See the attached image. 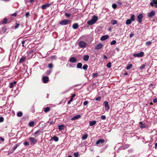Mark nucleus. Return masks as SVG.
I'll use <instances>...</instances> for the list:
<instances>
[{
    "mask_svg": "<svg viewBox=\"0 0 157 157\" xmlns=\"http://www.w3.org/2000/svg\"><path fill=\"white\" fill-rule=\"evenodd\" d=\"M105 140L104 139H100L97 141L96 144L98 145L100 147L102 146L103 145V144L105 142Z\"/></svg>",
    "mask_w": 157,
    "mask_h": 157,
    "instance_id": "1",
    "label": "nucleus"
},
{
    "mask_svg": "<svg viewBox=\"0 0 157 157\" xmlns=\"http://www.w3.org/2000/svg\"><path fill=\"white\" fill-rule=\"evenodd\" d=\"M70 21L68 19H64L61 21L60 24L62 25H66L69 24Z\"/></svg>",
    "mask_w": 157,
    "mask_h": 157,
    "instance_id": "2",
    "label": "nucleus"
},
{
    "mask_svg": "<svg viewBox=\"0 0 157 157\" xmlns=\"http://www.w3.org/2000/svg\"><path fill=\"white\" fill-rule=\"evenodd\" d=\"M29 139L30 140L31 144H34L37 142V140L34 137H29Z\"/></svg>",
    "mask_w": 157,
    "mask_h": 157,
    "instance_id": "3",
    "label": "nucleus"
},
{
    "mask_svg": "<svg viewBox=\"0 0 157 157\" xmlns=\"http://www.w3.org/2000/svg\"><path fill=\"white\" fill-rule=\"evenodd\" d=\"M144 52H141L140 53L134 54L133 56L135 57H142L144 55Z\"/></svg>",
    "mask_w": 157,
    "mask_h": 157,
    "instance_id": "4",
    "label": "nucleus"
},
{
    "mask_svg": "<svg viewBox=\"0 0 157 157\" xmlns=\"http://www.w3.org/2000/svg\"><path fill=\"white\" fill-rule=\"evenodd\" d=\"M79 45L81 48H85L86 45V44L84 41H81L79 42Z\"/></svg>",
    "mask_w": 157,
    "mask_h": 157,
    "instance_id": "5",
    "label": "nucleus"
},
{
    "mask_svg": "<svg viewBox=\"0 0 157 157\" xmlns=\"http://www.w3.org/2000/svg\"><path fill=\"white\" fill-rule=\"evenodd\" d=\"M143 17L142 14H140L137 16V21L139 23H141L142 21V19Z\"/></svg>",
    "mask_w": 157,
    "mask_h": 157,
    "instance_id": "6",
    "label": "nucleus"
},
{
    "mask_svg": "<svg viewBox=\"0 0 157 157\" xmlns=\"http://www.w3.org/2000/svg\"><path fill=\"white\" fill-rule=\"evenodd\" d=\"M51 5V4L49 3L44 4L41 7V8L43 10H45L47 8L49 7Z\"/></svg>",
    "mask_w": 157,
    "mask_h": 157,
    "instance_id": "7",
    "label": "nucleus"
},
{
    "mask_svg": "<svg viewBox=\"0 0 157 157\" xmlns=\"http://www.w3.org/2000/svg\"><path fill=\"white\" fill-rule=\"evenodd\" d=\"M104 103L105 104V110L107 111L109 109V107L108 105L109 102L108 101H105Z\"/></svg>",
    "mask_w": 157,
    "mask_h": 157,
    "instance_id": "8",
    "label": "nucleus"
},
{
    "mask_svg": "<svg viewBox=\"0 0 157 157\" xmlns=\"http://www.w3.org/2000/svg\"><path fill=\"white\" fill-rule=\"evenodd\" d=\"M155 14V12L153 11H151L149 13H148V16L149 17H152Z\"/></svg>",
    "mask_w": 157,
    "mask_h": 157,
    "instance_id": "9",
    "label": "nucleus"
},
{
    "mask_svg": "<svg viewBox=\"0 0 157 157\" xmlns=\"http://www.w3.org/2000/svg\"><path fill=\"white\" fill-rule=\"evenodd\" d=\"M103 47V45L101 44H99L95 47V49L98 50L101 49Z\"/></svg>",
    "mask_w": 157,
    "mask_h": 157,
    "instance_id": "10",
    "label": "nucleus"
},
{
    "mask_svg": "<svg viewBox=\"0 0 157 157\" xmlns=\"http://www.w3.org/2000/svg\"><path fill=\"white\" fill-rule=\"evenodd\" d=\"M43 82L44 83H47L49 80V78L48 76H44L43 78Z\"/></svg>",
    "mask_w": 157,
    "mask_h": 157,
    "instance_id": "11",
    "label": "nucleus"
},
{
    "mask_svg": "<svg viewBox=\"0 0 157 157\" xmlns=\"http://www.w3.org/2000/svg\"><path fill=\"white\" fill-rule=\"evenodd\" d=\"M81 116L80 115H76L74 117H73L72 118H71V120L72 121H74L76 119H78L79 118H80L81 117Z\"/></svg>",
    "mask_w": 157,
    "mask_h": 157,
    "instance_id": "12",
    "label": "nucleus"
},
{
    "mask_svg": "<svg viewBox=\"0 0 157 157\" xmlns=\"http://www.w3.org/2000/svg\"><path fill=\"white\" fill-rule=\"evenodd\" d=\"M17 83L16 81H13V82H11L10 83L9 87L10 88H13L14 86V85H15Z\"/></svg>",
    "mask_w": 157,
    "mask_h": 157,
    "instance_id": "13",
    "label": "nucleus"
},
{
    "mask_svg": "<svg viewBox=\"0 0 157 157\" xmlns=\"http://www.w3.org/2000/svg\"><path fill=\"white\" fill-rule=\"evenodd\" d=\"M7 22V19L6 17H5L3 19L2 21L0 22V23L1 24H6Z\"/></svg>",
    "mask_w": 157,
    "mask_h": 157,
    "instance_id": "14",
    "label": "nucleus"
},
{
    "mask_svg": "<svg viewBox=\"0 0 157 157\" xmlns=\"http://www.w3.org/2000/svg\"><path fill=\"white\" fill-rule=\"evenodd\" d=\"M77 59L74 57H71L69 59V61L71 63H75V62L76 61Z\"/></svg>",
    "mask_w": 157,
    "mask_h": 157,
    "instance_id": "15",
    "label": "nucleus"
},
{
    "mask_svg": "<svg viewBox=\"0 0 157 157\" xmlns=\"http://www.w3.org/2000/svg\"><path fill=\"white\" fill-rule=\"evenodd\" d=\"M108 37L109 36L108 35H105L103 36L101 38V40L102 41H104L106 40Z\"/></svg>",
    "mask_w": 157,
    "mask_h": 157,
    "instance_id": "16",
    "label": "nucleus"
},
{
    "mask_svg": "<svg viewBox=\"0 0 157 157\" xmlns=\"http://www.w3.org/2000/svg\"><path fill=\"white\" fill-rule=\"evenodd\" d=\"M91 20L95 23L98 20V17L95 16H94L92 18Z\"/></svg>",
    "mask_w": 157,
    "mask_h": 157,
    "instance_id": "17",
    "label": "nucleus"
},
{
    "mask_svg": "<svg viewBox=\"0 0 157 157\" xmlns=\"http://www.w3.org/2000/svg\"><path fill=\"white\" fill-rule=\"evenodd\" d=\"M65 125L63 124L59 125L58 126V129L60 130H64L65 128Z\"/></svg>",
    "mask_w": 157,
    "mask_h": 157,
    "instance_id": "18",
    "label": "nucleus"
},
{
    "mask_svg": "<svg viewBox=\"0 0 157 157\" xmlns=\"http://www.w3.org/2000/svg\"><path fill=\"white\" fill-rule=\"evenodd\" d=\"M155 85L152 83L149 86V89L150 90H152L155 87Z\"/></svg>",
    "mask_w": 157,
    "mask_h": 157,
    "instance_id": "19",
    "label": "nucleus"
},
{
    "mask_svg": "<svg viewBox=\"0 0 157 157\" xmlns=\"http://www.w3.org/2000/svg\"><path fill=\"white\" fill-rule=\"evenodd\" d=\"M131 20L132 21H134L135 20V16L134 14H131V15L130 18L129 19Z\"/></svg>",
    "mask_w": 157,
    "mask_h": 157,
    "instance_id": "20",
    "label": "nucleus"
},
{
    "mask_svg": "<svg viewBox=\"0 0 157 157\" xmlns=\"http://www.w3.org/2000/svg\"><path fill=\"white\" fill-rule=\"evenodd\" d=\"M89 56L86 55L84 56L83 57V59L85 61H87L89 59Z\"/></svg>",
    "mask_w": 157,
    "mask_h": 157,
    "instance_id": "21",
    "label": "nucleus"
},
{
    "mask_svg": "<svg viewBox=\"0 0 157 157\" xmlns=\"http://www.w3.org/2000/svg\"><path fill=\"white\" fill-rule=\"evenodd\" d=\"M79 27L78 24V23H75L73 24L72 27L74 29H76Z\"/></svg>",
    "mask_w": 157,
    "mask_h": 157,
    "instance_id": "22",
    "label": "nucleus"
},
{
    "mask_svg": "<svg viewBox=\"0 0 157 157\" xmlns=\"http://www.w3.org/2000/svg\"><path fill=\"white\" fill-rule=\"evenodd\" d=\"M96 121H89L90 125V126H92L94 125L96 123Z\"/></svg>",
    "mask_w": 157,
    "mask_h": 157,
    "instance_id": "23",
    "label": "nucleus"
},
{
    "mask_svg": "<svg viewBox=\"0 0 157 157\" xmlns=\"http://www.w3.org/2000/svg\"><path fill=\"white\" fill-rule=\"evenodd\" d=\"M88 136V135L87 134H85L82 136V139L83 140H85L87 139Z\"/></svg>",
    "mask_w": 157,
    "mask_h": 157,
    "instance_id": "24",
    "label": "nucleus"
},
{
    "mask_svg": "<svg viewBox=\"0 0 157 157\" xmlns=\"http://www.w3.org/2000/svg\"><path fill=\"white\" fill-rule=\"evenodd\" d=\"M139 124L140 125V127L141 128H145L146 127V126L143 123L141 122H140Z\"/></svg>",
    "mask_w": 157,
    "mask_h": 157,
    "instance_id": "25",
    "label": "nucleus"
},
{
    "mask_svg": "<svg viewBox=\"0 0 157 157\" xmlns=\"http://www.w3.org/2000/svg\"><path fill=\"white\" fill-rule=\"evenodd\" d=\"M52 139L54 140L56 142H57L59 140V138L58 137L56 136H54L52 138Z\"/></svg>",
    "mask_w": 157,
    "mask_h": 157,
    "instance_id": "26",
    "label": "nucleus"
},
{
    "mask_svg": "<svg viewBox=\"0 0 157 157\" xmlns=\"http://www.w3.org/2000/svg\"><path fill=\"white\" fill-rule=\"evenodd\" d=\"M132 21L129 19H128L126 21V24L127 25H129L131 24Z\"/></svg>",
    "mask_w": 157,
    "mask_h": 157,
    "instance_id": "27",
    "label": "nucleus"
},
{
    "mask_svg": "<svg viewBox=\"0 0 157 157\" xmlns=\"http://www.w3.org/2000/svg\"><path fill=\"white\" fill-rule=\"evenodd\" d=\"M26 57H22L20 60L19 63H21L24 62V61Z\"/></svg>",
    "mask_w": 157,
    "mask_h": 157,
    "instance_id": "28",
    "label": "nucleus"
},
{
    "mask_svg": "<svg viewBox=\"0 0 157 157\" xmlns=\"http://www.w3.org/2000/svg\"><path fill=\"white\" fill-rule=\"evenodd\" d=\"M87 24H88L89 25H92L93 24H94V22L91 19L89 21H88L87 22Z\"/></svg>",
    "mask_w": 157,
    "mask_h": 157,
    "instance_id": "29",
    "label": "nucleus"
},
{
    "mask_svg": "<svg viewBox=\"0 0 157 157\" xmlns=\"http://www.w3.org/2000/svg\"><path fill=\"white\" fill-rule=\"evenodd\" d=\"M82 64L81 63H78L77 65V68H81L82 67Z\"/></svg>",
    "mask_w": 157,
    "mask_h": 157,
    "instance_id": "30",
    "label": "nucleus"
},
{
    "mask_svg": "<svg viewBox=\"0 0 157 157\" xmlns=\"http://www.w3.org/2000/svg\"><path fill=\"white\" fill-rule=\"evenodd\" d=\"M50 110V108L48 107H46L44 109V111L45 112V113H47V112H48V111H49Z\"/></svg>",
    "mask_w": 157,
    "mask_h": 157,
    "instance_id": "31",
    "label": "nucleus"
},
{
    "mask_svg": "<svg viewBox=\"0 0 157 157\" xmlns=\"http://www.w3.org/2000/svg\"><path fill=\"white\" fill-rule=\"evenodd\" d=\"M132 65L131 64H128L126 67V69L128 70L130 69L132 67Z\"/></svg>",
    "mask_w": 157,
    "mask_h": 157,
    "instance_id": "32",
    "label": "nucleus"
},
{
    "mask_svg": "<svg viewBox=\"0 0 157 157\" xmlns=\"http://www.w3.org/2000/svg\"><path fill=\"white\" fill-rule=\"evenodd\" d=\"M35 123L34 121H30L29 123V125L30 127H32L34 125Z\"/></svg>",
    "mask_w": 157,
    "mask_h": 157,
    "instance_id": "33",
    "label": "nucleus"
},
{
    "mask_svg": "<svg viewBox=\"0 0 157 157\" xmlns=\"http://www.w3.org/2000/svg\"><path fill=\"white\" fill-rule=\"evenodd\" d=\"M22 113L21 112H19L17 114V117H20L22 116Z\"/></svg>",
    "mask_w": 157,
    "mask_h": 157,
    "instance_id": "34",
    "label": "nucleus"
},
{
    "mask_svg": "<svg viewBox=\"0 0 157 157\" xmlns=\"http://www.w3.org/2000/svg\"><path fill=\"white\" fill-rule=\"evenodd\" d=\"M111 22L113 25H114L117 23V21L116 20H113L111 21Z\"/></svg>",
    "mask_w": 157,
    "mask_h": 157,
    "instance_id": "35",
    "label": "nucleus"
},
{
    "mask_svg": "<svg viewBox=\"0 0 157 157\" xmlns=\"http://www.w3.org/2000/svg\"><path fill=\"white\" fill-rule=\"evenodd\" d=\"M88 67V66L87 64H85L83 66V69L84 70H87Z\"/></svg>",
    "mask_w": 157,
    "mask_h": 157,
    "instance_id": "36",
    "label": "nucleus"
},
{
    "mask_svg": "<svg viewBox=\"0 0 157 157\" xmlns=\"http://www.w3.org/2000/svg\"><path fill=\"white\" fill-rule=\"evenodd\" d=\"M20 145V144H16L15 146L13 147V151H15L16 149Z\"/></svg>",
    "mask_w": 157,
    "mask_h": 157,
    "instance_id": "37",
    "label": "nucleus"
},
{
    "mask_svg": "<svg viewBox=\"0 0 157 157\" xmlns=\"http://www.w3.org/2000/svg\"><path fill=\"white\" fill-rule=\"evenodd\" d=\"M145 67V65L144 64H143L142 66L140 67L139 68L140 70H143L144 69Z\"/></svg>",
    "mask_w": 157,
    "mask_h": 157,
    "instance_id": "38",
    "label": "nucleus"
},
{
    "mask_svg": "<svg viewBox=\"0 0 157 157\" xmlns=\"http://www.w3.org/2000/svg\"><path fill=\"white\" fill-rule=\"evenodd\" d=\"M34 51H35L34 49H33L32 48L31 49V50H30L29 51V54H31L32 53H33L34 52Z\"/></svg>",
    "mask_w": 157,
    "mask_h": 157,
    "instance_id": "39",
    "label": "nucleus"
},
{
    "mask_svg": "<svg viewBox=\"0 0 157 157\" xmlns=\"http://www.w3.org/2000/svg\"><path fill=\"white\" fill-rule=\"evenodd\" d=\"M2 31L5 33L6 32V30H7V29L5 27H3L2 28Z\"/></svg>",
    "mask_w": 157,
    "mask_h": 157,
    "instance_id": "40",
    "label": "nucleus"
},
{
    "mask_svg": "<svg viewBox=\"0 0 157 157\" xmlns=\"http://www.w3.org/2000/svg\"><path fill=\"white\" fill-rule=\"evenodd\" d=\"M79 155V154L78 152H75L74 153V155L75 157H78Z\"/></svg>",
    "mask_w": 157,
    "mask_h": 157,
    "instance_id": "41",
    "label": "nucleus"
},
{
    "mask_svg": "<svg viewBox=\"0 0 157 157\" xmlns=\"http://www.w3.org/2000/svg\"><path fill=\"white\" fill-rule=\"evenodd\" d=\"M19 25H20L19 24L16 23V25L14 26V28L15 29H17L19 27Z\"/></svg>",
    "mask_w": 157,
    "mask_h": 157,
    "instance_id": "42",
    "label": "nucleus"
},
{
    "mask_svg": "<svg viewBox=\"0 0 157 157\" xmlns=\"http://www.w3.org/2000/svg\"><path fill=\"white\" fill-rule=\"evenodd\" d=\"M98 75L97 73H94L92 74V77H93V78L97 77L98 76Z\"/></svg>",
    "mask_w": 157,
    "mask_h": 157,
    "instance_id": "43",
    "label": "nucleus"
},
{
    "mask_svg": "<svg viewBox=\"0 0 157 157\" xmlns=\"http://www.w3.org/2000/svg\"><path fill=\"white\" fill-rule=\"evenodd\" d=\"M151 42L150 41H148L146 43V44L147 46H149L151 44Z\"/></svg>",
    "mask_w": 157,
    "mask_h": 157,
    "instance_id": "44",
    "label": "nucleus"
},
{
    "mask_svg": "<svg viewBox=\"0 0 157 157\" xmlns=\"http://www.w3.org/2000/svg\"><path fill=\"white\" fill-rule=\"evenodd\" d=\"M112 7L114 9H116L117 7V5L115 4H113L112 5Z\"/></svg>",
    "mask_w": 157,
    "mask_h": 157,
    "instance_id": "45",
    "label": "nucleus"
},
{
    "mask_svg": "<svg viewBox=\"0 0 157 157\" xmlns=\"http://www.w3.org/2000/svg\"><path fill=\"white\" fill-rule=\"evenodd\" d=\"M116 43V41L115 40H113L111 43V45H114Z\"/></svg>",
    "mask_w": 157,
    "mask_h": 157,
    "instance_id": "46",
    "label": "nucleus"
},
{
    "mask_svg": "<svg viewBox=\"0 0 157 157\" xmlns=\"http://www.w3.org/2000/svg\"><path fill=\"white\" fill-rule=\"evenodd\" d=\"M65 16L67 17L68 18L71 16V14L69 13H65Z\"/></svg>",
    "mask_w": 157,
    "mask_h": 157,
    "instance_id": "47",
    "label": "nucleus"
},
{
    "mask_svg": "<svg viewBox=\"0 0 157 157\" xmlns=\"http://www.w3.org/2000/svg\"><path fill=\"white\" fill-rule=\"evenodd\" d=\"M111 63L110 62H109L107 65V67L109 68H110L111 67Z\"/></svg>",
    "mask_w": 157,
    "mask_h": 157,
    "instance_id": "48",
    "label": "nucleus"
},
{
    "mask_svg": "<svg viewBox=\"0 0 157 157\" xmlns=\"http://www.w3.org/2000/svg\"><path fill=\"white\" fill-rule=\"evenodd\" d=\"M76 95V94H73L71 96V98H70V99L72 100H73V98H74L75 97V96Z\"/></svg>",
    "mask_w": 157,
    "mask_h": 157,
    "instance_id": "49",
    "label": "nucleus"
},
{
    "mask_svg": "<svg viewBox=\"0 0 157 157\" xmlns=\"http://www.w3.org/2000/svg\"><path fill=\"white\" fill-rule=\"evenodd\" d=\"M48 67L49 68H52L53 67V65L52 63H49L48 65Z\"/></svg>",
    "mask_w": 157,
    "mask_h": 157,
    "instance_id": "50",
    "label": "nucleus"
},
{
    "mask_svg": "<svg viewBox=\"0 0 157 157\" xmlns=\"http://www.w3.org/2000/svg\"><path fill=\"white\" fill-rule=\"evenodd\" d=\"M101 117L102 120H105L106 118V117L105 115H102Z\"/></svg>",
    "mask_w": 157,
    "mask_h": 157,
    "instance_id": "51",
    "label": "nucleus"
},
{
    "mask_svg": "<svg viewBox=\"0 0 157 157\" xmlns=\"http://www.w3.org/2000/svg\"><path fill=\"white\" fill-rule=\"evenodd\" d=\"M117 3L119 6H121V5L122 4V3L120 1V0H119L117 2Z\"/></svg>",
    "mask_w": 157,
    "mask_h": 157,
    "instance_id": "52",
    "label": "nucleus"
},
{
    "mask_svg": "<svg viewBox=\"0 0 157 157\" xmlns=\"http://www.w3.org/2000/svg\"><path fill=\"white\" fill-rule=\"evenodd\" d=\"M101 97L100 96H98L96 98V100L97 101H100L101 100Z\"/></svg>",
    "mask_w": 157,
    "mask_h": 157,
    "instance_id": "53",
    "label": "nucleus"
},
{
    "mask_svg": "<svg viewBox=\"0 0 157 157\" xmlns=\"http://www.w3.org/2000/svg\"><path fill=\"white\" fill-rule=\"evenodd\" d=\"M4 118L2 117H0V122H2L3 121Z\"/></svg>",
    "mask_w": 157,
    "mask_h": 157,
    "instance_id": "54",
    "label": "nucleus"
},
{
    "mask_svg": "<svg viewBox=\"0 0 157 157\" xmlns=\"http://www.w3.org/2000/svg\"><path fill=\"white\" fill-rule=\"evenodd\" d=\"M88 103V102L87 101H85L83 102V105H86Z\"/></svg>",
    "mask_w": 157,
    "mask_h": 157,
    "instance_id": "55",
    "label": "nucleus"
},
{
    "mask_svg": "<svg viewBox=\"0 0 157 157\" xmlns=\"http://www.w3.org/2000/svg\"><path fill=\"white\" fill-rule=\"evenodd\" d=\"M40 132V131L39 130H37V131H36L35 132V134H38V135H39V134H38V133Z\"/></svg>",
    "mask_w": 157,
    "mask_h": 157,
    "instance_id": "56",
    "label": "nucleus"
},
{
    "mask_svg": "<svg viewBox=\"0 0 157 157\" xmlns=\"http://www.w3.org/2000/svg\"><path fill=\"white\" fill-rule=\"evenodd\" d=\"M24 144L25 145L27 146V145H29V143L28 142H27L26 141H25L24 143Z\"/></svg>",
    "mask_w": 157,
    "mask_h": 157,
    "instance_id": "57",
    "label": "nucleus"
},
{
    "mask_svg": "<svg viewBox=\"0 0 157 157\" xmlns=\"http://www.w3.org/2000/svg\"><path fill=\"white\" fill-rule=\"evenodd\" d=\"M56 58V56H52L51 57V59H55Z\"/></svg>",
    "mask_w": 157,
    "mask_h": 157,
    "instance_id": "58",
    "label": "nucleus"
},
{
    "mask_svg": "<svg viewBox=\"0 0 157 157\" xmlns=\"http://www.w3.org/2000/svg\"><path fill=\"white\" fill-rule=\"evenodd\" d=\"M152 2L154 3V4L156 5L157 4V0H152Z\"/></svg>",
    "mask_w": 157,
    "mask_h": 157,
    "instance_id": "59",
    "label": "nucleus"
},
{
    "mask_svg": "<svg viewBox=\"0 0 157 157\" xmlns=\"http://www.w3.org/2000/svg\"><path fill=\"white\" fill-rule=\"evenodd\" d=\"M51 73V71L49 70L47 72L46 74L47 75H49Z\"/></svg>",
    "mask_w": 157,
    "mask_h": 157,
    "instance_id": "60",
    "label": "nucleus"
},
{
    "mask_svg": "<svg viewBox=\"0 0 157 157\" xmlns=\"http://www.w3.org/2000/svg\"><path fill=\"white\" fill-rule=\"evenodd\" d=\"M29 15L30 14L29 12H27L25 14V16L26 17H28Z\"/></svg>",
    "mask_w": 157,
    "mask_h": 157,
    "instance_id": "61",
    "label": "nucleus"
},
{
    "mask_svg": "<svg viewBox=\"0 0 157 157\" xmlns=\"http://www.w3.org/2000/svg\"><path fill=\"white\" fill-rule=\"evenodd\" d=\"M0 140L2 142H3L5 140L2 137H0Z\"/></svg>",
    "mask_w": 157,
    "mask_h": 157,
    "instance_id": "62",
    "label": "nucleus"
},
{
    "mask_svg": "<svg viewBox=\"0 0 157 157\" xmlns=\"http://www.w3.org/2000/svg\"><path fill=\"white\" fill-rule=\"evenodd\" d=\"M25 40H23V41H22L21 43H22V46L23 47H24V44L25 43Z\"/></svg>",
    "mask_w": 157,
    "mask_h": 157,
    "instance_id": "63",
    "label": "nucleus"
},
{
    "mask_svg": "<svg viewBox=\"0 0 157 157\" xmlns=\"http://www.w3.org/2000/svg\"><path fill=\"white\" fill-rule=\"evenodd\" d=\"M153 102L154 103H156L157 102V99L155 98L153 100Z\"/></svg>",
    "mask_w": 157,
    "mask_h": 157,
    "instance_id": "64",
    "label": "nucleus"
}]
</instances>
